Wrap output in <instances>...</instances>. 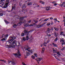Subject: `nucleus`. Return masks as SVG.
I'll list each match as a JSON object with an SVG mask.
<instances>
[{
    "label": "nucleus",
    "instance_id": "nucleus-24",
    "mask_svg": "<svg viewBox=\"0 0 65 65\" xmlns=\"http://www.w3.org/2000/svg\"><path fill=\"white\" fill-rule=\"evenodd\" d=\"M32 4V3L30 2L29 3H28L27 4V5H31Z\"/></svg>",
    "mask_w": 65,
    "mask_h": 65
},
{
    "label": "nucleus",
    "instance_id": "nucleus-34",
    "mask_svg": "<svg viewBox=\"0 0 65 65\" xmlns=\"http://www.w3.org/2000/svg\"><path fill=\"white\" fill-rule=\"evenodd\" d=\"M1 61H2L4 63H5L6 61H5V60H1Z\"/></svg>",
    "mask_w": 65,
    "mask_h": 65
},
{
    "label": "nucleus",
    "instance_id": "nucleus-4",
    "mask_svg": "<svg viewBox=\"0 0 65 65\" xmlns=\"http://www.w3.org/2000/svg\"><path fill=\"white\" fill-rule=\"evenodd\" d=\"M33 30H31L29 31H27V30H24V33L26 35H28L29 34V32H33Z\"/></svg>",
    "mask_w": 65,
    "mask_h": 65
},
{
    "label": "nucleus",
    "instance_id": "nucleus-54",
    "mask_svg": "<svg viewBox=\"0 0 65 65\" xmlns=\"http://www.w3.org/2000/svg\"><path fill=\"white\" fill-rule=\"evenodd\" d=\"M30 27L31 26H33V24H30Z\"/></svg>",
    "mask_w": 65,
    "mask_h": 65
},
{
    "label": "nucleus",
    "instance_id": "nucleus-16",
    "mask_svg": "<svg viewBox=\"0 0 65 65\" xmlns=\"http://www.w3.org/2000/svg\"><path fill=\"white\" fill-rule=\"evenodd\" d=\"M22 22H20L19 23H18L17 24V25L18 26H21V25L22 24Z\"/></svg>",
    "mask_w": 65,
    "mask_h": 65
},
{
    "label": "nucleus",
    "instance_id": "nucleus-38",
    "mask_svg": "<svg viewBox=\"0 0 65 65\" xmlns=\"http://www.w3.org/2000/svg\"><path fill=\"white\" fill-rule=\"evenodd\" d=\"M34 55L35 57L37 58V55L36 54H34Z\"/></svg>",
    "mask_w": 65,
    "mask_h": 65
},
{
    "label": "nucleus",
    "instance_id": "nucleus-60",
    "mask_svg": "<svg viewBox=\"0 0 65 65\" xmlns=\"http://www.w3.org/2000/svg\"><path fill=\"white\" fill-rule=\"evenodd\" d=\"M53 18H50V20H53Z\"/></svg>",
    "mask_w": 65,
    "mask_h": 65
},
{
    "label": "nucleus",
    "instance_id": "nucleus-33",
    "mask_svg": "<svg viewBox=\"0 0 65 65\" xmlns=\"http://www.w3.org/2000/svg\"><path fill=\"white\" fill-rule=\"evenodd\" d=\"M58 40V37H57L54 40V41H57Z\"/></svg>",
    "mask_w": 65,
    "mask_h": 65
},
{
    "label": "nucleus",
    "instance_id": "nucleus-35",
    "mask_svg": "<svg viewBox=\"0 0 65 65\" xmlns=\"http://www.w3.org/2000/svg\"><path fill=\"white\" fill-rule=\"evenodd\" d=\"M50 25H51V23L50 22H49L47 24V25L48 26H50Z\"/></svg>",
    "mask_w": 65,
    "mask_h": 65
},
{
    "label": "nucleus",
    "instance_id": "nucleus-42",
    "mask_svg": "<svg viewBox=\"0 0 65 65\" xmlns=\"http://www.w3.org/2000/svg\"><path fill=\"white\" fill-rule=\"evenodd\" d=\"M34 22H35V23H37L38 22V21H35L34 20Z\"/></svg>",
    "mask_w": 65,
    "mask_h": 65
},
{
    "label": "nucleus",
    "instance_id": "nucleus-14",
    "mask_svg": "<svg viewBox=\"0 0 65 65\" xmlns=\"http://www.w3.org/2000/svg\"><path fill=\"white\" fill-rule=\"evenodd\" d=\"M52 44L55 47H57L58 45L56 44H55V43H52Z\"/></svg>",
    "mask_w": 65,
    "mask_h": 65
},
{
    "label": "nucleus",
    "instance_id": "nucleus-13",
    "mask_svg": "<svg viewBox=\"0 0 65 65\" xmlns=\"http://www.w3.org/2000/svg\"><path fill=\"white\" fill-rule=\"evenodd\" d=\"M27 18V16H25L24 17H21L20 18V19L23 20L24 18Z\"/></svg>",
    "mask_w": 65,
    "mask_h": 65
},
{
    "label": "nucleus",
    "instance_id": "nucleus-22",
    "mask_svg": "<svg viewBox=\"0 0 65 65\" xmlns=\"http://www.w3.org/2000/svg\"><path fill=\"white\" fill-rule=\"evenodd\" d=\"M60 35H63V36H64V33L63 32L61 31L60 32Z\"/></svg>",
    "mask_w": 65,
    "mask_h": 65
},
{
    "label": "nucleus",
    "instance_id": "nucleus-17",
    "mask_svg": "<svg viewBox=\"0 0 65 65\" xmlns=\"http://www.w3.org/2000/svg\"><path fill=\"white\" fill-rule=\"evenodd\" d=\"M26 5L25 4H24L23 5L22 8H24V9H25V8H26Z\"/></svg>",
    "mask_w": 65,
    "mask_h": 65
},
{
    "label": "nucleus",
    "instance_id": "nucleus-12",
    "mask_svg": "<svg viewBox=\"0 0 65 65\" xmlns=\"http://www.w3.org/2000/svg\"><path fill=\"white\" fill-rule=\"evenodd\" d=\"M41 25H37V26H36V28H41Z\"/></svg>",
    "mask_w": 65,
    "mask_h": 65
},
{
    "label": "nucleus",
    "instance_id": "nucleus-59",
    "mask_svg": "<svg viewBox=\"0 0 65 65\" xmlns=\"http://www.w3.org/2000/svg\"><path fill=\"white\" fill-rule=\"evenodd\" d=\"M54 5H55V6H56V5H57V4L56 3L55 4H54Z\"/></svg>",
    "mask_w": 65,
    "mask_h": 65
},
{
    "label": "nucleus",
    "instance_id": "nucleus-57",
    "mask_svg": "<svg viewBox=\"0 0 65 65\" xmlns=\"http://www.w3.org/2000/svg\"><path fill=\"white\" fill-rule=\"evenodd\" d=\"M12 0V1H13L14 2H15V0Z\"/></svg>",
    "mask_w": 65,
    "mask_h": 65
},
{
    "label": "nucleus",
    "instance_id": "nucleus-32",
    "mask_svg": "<svg viewBox=\"0 0 65 65\" xmlns=\"http://www.w3.org/2000/svg\"><path fill=\"white\" fill-rule=\"evenodd\" d=\"M13 27L14 28H15L17 27V25H16V24H15L13 26Z\"/></svg>",
    "mask_w": 65,
    "mask_h": 65
},
{
    "label": "nucleus",
    "instance_id": "nucleus-11",
    "mask_svg": "<svg viewBox=\"0 0 65 65\" xmlns=\"http://www.w3.org/2000/svg\"><path fill=\"white\" fill-rule=\"evenodd\" d=\"M24 25L25 27H26L29 26V23H24Z\"/></svg>",
    "mask_w": 65,
    "mask_h": 65
},
{
    "label": "nucleus",
    "instance_id": "nucleus-43",
    "mask_svg": "<svg viewBox=\"0 0 65 65\" xmlns=\"http://www.w3.org/2000/svg\"><path fill=\"white\" fill-rule=\"evenodd\" d=\"M1 40L2 41H3V40H5V38H3L1 39Z\"/></svg>",
    "mask_w": 65,
    "mask_h": 65
},
{
    "label": "nucleus",
    "instance_id": "nucleus-39",
    "mask_svg": "<svg viewBox=\"0 0 65 65\" xmlns=\"http://www.w3.org/2000/svg\"><path fill=\"white\" fill-rule=\"evenodd\" d=\"M48 19H49V18H48L47 19H46L45 20H44V22L47 21V20H48Z\"/></svg>",
    "mask_w": 65,
    "mask_h": 65
},
{
    "label": "nucleus",
    "instance_id": "nucleus-52",
    "mask_svg": "<svg viewBox=\"0 0 65 65\" xmlns=\"http://www.w3.org/2000/svg\"><path fill=\"white\" fill-rule=\"evenodd\" d=\"M51 30H52V31H53V30H54V29L53 27H52L51 29Z\"/></svg>",
    "mask_w": 65,
    "mask_h": 65
},
{
    "label": "nucleus",
    "instance_id": "nucleus-56",
    "mask_svg": "<svg viewBox=\"0 0 65 65\" xmlns=\"http://www.w3.org/2000/svg\"><path fill=\"white\" fill-rule=\"evenodd\" d=\"M47 44V43H46L45 42L44 43H43V44L44 45H45V44Z\"/></svg>",
    "mask_w": 65,
    "mask_h": 65
},
{
    "label": "nucleus",
    "instance_id": "nucleus-29",
    "mask_svg": "<svg viewBox=\"0 0 65 65\" xmlns=\"http://www.w3.org/2000/svg\"><path fill=\"white\" fill-rule=\"evenodd\" d=\"M31 58L33 59H35V56L34 55H32L31 56Z\"/></svg>",
    "mask_w": 65,
    "mask_h": 65
},
{
    "label": "nucleus",
    "instance_id": "nucleus-36",
    "mask_svg": "<svg viewBox=\"0 0 65 65\" xmlns=\"http://www.w3.org/2000/svg\"><path fill=\"white\" fill-rule=\"evenodd\" d=\"M57 54L58 55H59V56H60L61 55H60V52H57Z\"/></svg>",
    "mask_w": 65,
    "mask_h": 65
},
{
    "label": "nucleus",
    "instance_id": "nucleus-62",
    "mask_svg": "<svg viewBox=\"0 0 65 65\" xmlns=\"http://www.w3.org/2000/svg\"><path fill=\"white\" fill-rule=\"evenodd\" d=\"M29 1H26V3H27V2H29Z\"/></svg>",
    "mask_w": 65,
    "mask_h": 65
},
{
    "label": "nucleus",
    "instance_id": "nucleus-49",
    "mask_svg": "<svg viewBox=\"0 0 65 65\" xmlns=\"http://www.w3.org/2000/svg\"><path fill=\"white\" fill-rule=\"evenodd\" d=\"M26 20H24L23 21V23H26Z\"/></svg>",
    "mask_w": 65,
    "mask_h": 65
},
{
    "label": "nucleus",
    "instance_id": "nucleus-28",
    "mask_svg": "<svg viewBox=\"0 0 65 65\" xmlns=\"http://www.w3.org/2000/svg\"><path fill=\"white\" fill-rule=\"evenodd\" d=\"M53 51L54 53H57V52L55 50V49H54V48H53Z\"/></svg>",
    "mask_w": 65,
    "mask_h": 65
},
{
    "label": "nucleus",
    "instance_id": "nucleus-40",
    "mask_svg": "<svg viewBox=\"0 0 65 65\" xmlns=\"http://www.w3.org/2000/svg\"><path fill=\"white\" fill-rule=\"evenodd\" d=\"M24 35H25V34H24V33H22L21 34V36H23Z\"/></svg>",
    "mask_w": 65,
    "mask_h": 65
},
{
    "label": "nucleus",
    "instance_id": "nucleus-41",
    "mask_svg": "<svg viewBox=\"0 0 65 65\" xmlns=\"http://www.w3.org/2000/svg\"><path fill=\"white\" fill-rule=\"evenodd\" d=\"M22 64L23 65H27V64H25V63L24 62H22Z\"/></svg>",
    "mask_w": 65,
    "mask_h": 65
},
{
    "label": "nucleus",
    "instance_id": "nucleus-30",
    "mask_svg": "<svg viewBox=\"0 0 65 65\" xmlns=\"http://www.w3.org/2000/svg\"><path fill=\"white\" fill-rule=\"evenodd\" d=\"M26 40H28V39H29V36H26Z\"/></svg>",
    "mask_w": 65,
    "mask_h": 65
},
{
    "label": "nucleus",
    "instance_id": "nucleus-8",
    "mask_svg": "<svg viewBox=\"0 0 65 65\" xmlns=\"http://www.w3.org/2000/svg\"><path fill=\"white\" fill-rule=\"evenodd\" d=\"M15 6H16V5H15V4H14V6H12V9L11 10V11H12V9H14V10L15 9Z\"/></svg>",
    "mask_w": 65,
    "mask_h": 65
},
{
    "label": "nucleus",
    "instance_id": "nucleus-27",
    "mask_svg": "<svg viewBox=\"0 0 65 65\" xmlns=\"http://www.w3.org/2000/svg\"><path fill=\"white\" fill-rule=\"evenodd\" d=\"M33 13V11L32 10H30V14H32Z\"/></svg>",
    "mask_w": 65,
    "mask_h": 65
},
{
    "label": "nucleus",
    "instance_id": "nucleus-10",
    "mask_svg": "<svg viewBox=\"0 0 65 65\" xmlns=\"http://www.w3.org/2000/svg\"><path fill=\"white\" fill-rule=\"evenodd\" d=\"M44 51H45V48L43 47L42 48V51H41V53H42V54H43V53H44Z\"/></svg>",
    "mask_w": 65,
    "mask_h": 65
},
{
    "label": "nucleus",
    "instance_id": "nucleus-26",
    "mask_svg": "<svg viewBox=\"0 0 65 65\" xmlns=\"http://www.w3.org/2000/svg\"><path fill=\"white\" fill-rule=\"evenodd\" d=\"M15 62L14 61H12V63L13 65H15V64H16Z\"/></svg>",
    "mask_w": 65,
    "mask_h": 65
},
{
    "label": "nucleus",
    "instance_id": "nucleus-25",
    "mask_svg": "<svg viewBox=\"0 0 65 65\" xmlns=\"http://www.w3.org/2000/svg\"><path fill=\"white\" fill-rule=\"evenodd\" d=\"M49 29H50V28H48L46 31L47 32V33H50V30H51V29L49 30Z\"/></svg>",
    "mask_w": 65,
    "mask_h": 65
},
{
    "label": "nucleus",
    "instance_id": "nucleus-1",
    "mask_svg": "<svg viewBox=\"0 0 65 65\" xmlns=\"http://www.w3.org/2000/svg\"><path fill=\"white\" fill-rule=\"evenodd\" d=\"M16 38V37L14 36L13 37H10L9 38V39L8 42L10 43L11 45V47L14 48L15 47V45H17V46H20V43L19 42H17L16 40H14L13 41L14 39H15ZM12 43H11L12 42Z\"/></svg>",
    "mask_w": 65,
    "mask_h": 65
},
{
    "label": "nucleus",
    "instance_id": "nucleus-2",
    "mask_svg": "<svg viewBox=\"0 0 65 65\" xmlns=\"http://www.w3.org/2000/svg\"><path fill=\"white\" fill-rule=\"evenodd\" d=\"M13 55H14V56L16 58L18 57V58H21V57H20L19 56H21V54H20V52L19 50H18V52L17 53H13Z\"/></svg>",
    "mask_w": 65,
    "mask_h": 65
},
{
    "label": "nucleus",
    "instance_id": "nucleus-58",
    "mask_svg": "<svg viewBox=\"0 0 65 65\" xmlns=\"http://www.w3.org/2000/svg\"><path fill=\"white\" fill-rule=\"evenodd\" d=\"M37 62L38 64H39V62H38V60H37Z\"/></svg>",
    "mask_w": 65,
    "mask_h": 65
},
{
    "label": "nucleus",
    "instance_id": "nucleus-6",
    "mask_svg": "<svg viewBox=\"0 0 65 65\" xmlns=\"http://www.w3.org/2000/svg\"><path fill=\"white\" fill-rule=\"evenodd\" d=\"M60 42H62V46H63V44H65V41H64V39L61 38L60 39Z\"/></svg>",
    "mask_w": 65,
    "mask_h": 65
},
{
    "label": "nucleus",
    "instance_id": "nucleus-50",
    "mask_svg": "<svg viewBox=\"0 0 65 65\" xmlns=\"http://www.w3.org/2000/svg\"><path fill=\"white\" fill-rule=\"evenodd\" d=\"M64 47L61 50V51H63V50H64Z\"/></svg>",
    "mask_w": 65,
    "mask_h": 65
},
{
    "label": "nucleus",
    "instance_id": "nucleus-31",
    "mask_svg": "<svg viewBox=\"0 0 65 65\" xmlns=\"http://www.w3.org/2000/svg\"><path fill=\"white\" fill-rule=\"evenodd\" d=\"M54 29L55 31H58V30H59V29L58 28H54Z\"/></svg>",
    "mask_w": 65,
    "mask_h": 65
},
{
    "label": "nucleus",
    "instance_id": "nucleus-23",
    "mask_svg": "<svg viewBox=\"0 0 65 65\" xmlns=\"http://www.w3.org/2000/svg\"><path fill=\"white\" fill-rule=\"evenodd\" d=\"M33 26H34V27L36 26H36H37V24H36L35 23H34L33 24Z\"/></svg>",
    "mask_w": 65,
    "mask_h": 65
},
{
    "label": "nucleus",
    "instance_id": "nucleus-5",
    "mask_svg": "<svg viewBox=\"0 0 65 65\" xmlns=\"http://www.w3.org/2000/svg\"><path fill=\"white\" fill-rule=\"evenodd\" d=\"M8 3H7L4 5V4H3L2 5V6H3V8H7V6H8Z\"/></svg>",
    "mask_w": 65,
    "mask_h": 65
},
{
    "label": "nucleus",
    "instance_id": "nucleus-53",
    "mask_svg": "<svg viewBox=\"0 0 65 65\" xmlns=\"http://www.w3.org/2000/svg\"><path fill=\"white\" fill-rule=\"evenodd\" d=\"M4 34H3L2 36V38H3V37H4Z\"/></svg>",
    "mask_w": 65,
    "mask_h": 65
},
{
    "label": "nucleus",
    "instance_id": "nucleus-20",
    "mask_svg": "<svg viewBox=\"0 0 65 65\" xmlns=\"http://www.w3.org/2000/svg\"><path fill=\"white\" fill-rule=\"evenodd\" d=\"M4 1L5 0H0V2L1 3H4Z\"/></svg>",
    "mask_w": 65,
    "mask_h": 65
},
{
    "label": "nucleus",
    "instance_id": "nucleus-3",
    "mask_svg": "<svg viewBox=\"0 0 65 65\" xmlns=\"http://www.w3.org/2000/svg\"><path fill=\"white\" fill-rule=\"evenodd\" d=\"M30 47H29V46H26V47H24L23 49L24 50H25V51H28V52H30L31 54H32V53L33 52L32 50H30Z\"/></svg>",
    "mask_w": 65,
    "mask_h": 65
},
{
    "label": "nucleus",
    "instance_id": "nucleus-45",
    "mask_svg": "<svg viewBox=\"0 0 65 65\" xmlns=\"http://www.w3.org/2000/svg\"><path fill=\"white\" fill-rule=\"evenodd\" d=\"M3 13H0V16H3Z\"/></svg>",
    "mask_w": 65,
    "mask_h": 65
},
{
    "label": "nucleus",
    "instance_id": "nucleus-48",
    "mask_svg": "<svg viewBox=\"0 0 65 65\" xmlns=\"http://www.w3.org/2000/svg\"><path fill=\"white\" fill-rule=\"evenodd\" d=\"M8 37V34H7L5 36V37Z\"/></svg>",
    "mask_w": 65,
    "mask_h": 65
},
{
    "label": "nucleus",
    "instance_id": "nucleus-19",
    "mask_svg": "<svg viewBox=\"0 0 65 65\" xmlns=\"http://www.w3.org/2000/svg\"><path fill=\"white\" fill-rule=\"evenodd\" d=\"M39 3H42V4H44V2H42L41 1H39Z\"/></svg>",
    "mask_w": 65,
    "mask_h": 65
},
{
    "label": "nucleus",
    "instance_id": "nucleus-63",
    "mask_svg": "<svg viewBox=\"0 0 65 65\" xmlns=\"http://www.w3.org/2000/svg\"><path fill=\"white\" fill-rule=\"evenodd\" d=\"M53 22H52V23H51V25H53Z\"/></svg>",
    "mask_w": 65,
    "mask_h": 65
},
{
    "label": "nucleus",
    "instance_id": "nucleus-37",
    "mask_svg": "<svg viewBox=\"0 0 65 65\" xmlns=\"http://www.w3.org/2000/svg\"><path fill=\"white\" fill-rule=\"evenodd\" d=\"M5 21L6 24H8V23H9V22L7 21L6 20H5Z\"/></svg>",
    "mask_w": 65,
    "mask_h": 65
},
{
    "label": "nucleus",
    "instance_id": "nucleus-61",
    "mask_svg": "<svg viewBox=\"0 0 65 65\" xmlns=\"http://www.w3.org/2000/svg\"><path fill=\"white\" fill-rule=\"evenodd\" d=\"M43 25H44V24H42L41 25V27H42V26H43Z\"/></svg>",
    "mask_w": 65,
    "mask_h": 65
},
{
    "label": "nucleus",
    "instance_id": "nucleus-55",
    "mask_svg": "<svg viewBox=\"0 0 65 65\" xmlns=\"http://www.w3.org/2000/svg\"><path fill=\"white\" fill-rule=\"evenodd\" d=\"M54 20H55V21H57V19L56 18H55V19H54Z\"/></svg>",
    "mask_w": 65,
    "mask_h": 65
},
{
    "label": "nucleus",
    "instance_id": "nucleus-64",
    "mask_svg": "<svg viewBox=\"0 0 65 65\" xmlns=\"http://www.w3.org/2000/svg\"><path fill=\"white\" fill-rule=\"evenodd\" d=\"M64 26H65V22H64Z\"/></svg>",
    "mask_w": 65,
    "mask_h": 65
},
{
    "label": "nucleus",
    "instance_id": "nucleus-9",
    "mask_svg": "<svg viewBox=\"0 0 65 65\" xmlns=\"http://www.w3.org/2000/svg\"><path fill=\"white\" fill-rule=\"evenodd\" d=\"M54 35L55 37H57V36H59V34L57 33L56 32H54Z\"/></svg>",
    "mask_w": 65,
    "mask_h": 65
},
{
    "label": "nucleus",
    "instance_id": "nucleus-46",
    "mask_svg": "<svg viewBox=\"0 0 65 65\" xmlns=\"http://www.w3.org/2000/svg\"><path fill=\"white\" fill-rule=\"evenodd\" d=\"M62 60L63 61H65V58H63L62 59Z\"/></svg>",
    "mask_w": 65,
    "mask_h": 65
},
{
    "label": "nucleus",
    "instance_id": "nucleus-44",
    "mask_svg": "<svg viewBox=\"0 0 65 65\" xmlns=\"http://www.w3.org/2000/svg\"><path fill=\"white\" fill-rule=\"evenodd\" d=\"M52 3L54 4H56V2H53Z\"/></svg>",
    "mask_w": 65,
    "mask_h": 65
},
{
    "label": "nucleus",
    "instance_id": "nucleus-7",
    "mask_svg": "<svg viewBox=\"0 0 65 65\" xmlns=\"http://www.w3.org/2000/svg\"><path fill=\"white\" fill-rule=\"evenodd\" d=\"M46 10H47V11H48V10H49L50 9H51V8L50 7L48 6L46 7Z\"/></svg>",
    "mask_w": 65,
    "mask_h": 65
},
{
    "label": "nucleus",
    "instance_id": "nucleus-18",
    "mask_svg": "<svg viewBox=\"0 0 65 65\" xmlns=\"http://www.w3.org/2000/svg\"><path fill=\"white\" fill-rule=\"evenodd\" d=\"M26 53L27 56H29L30 55V53L27 52H26Z\"/></svg>",
    "mask_w": 65,
    "mask_h": 65
},
{
    "label": "nucleus",
    "instance_id": "nucleus-47",
    "mask_svg": "<svg viewBox=\"0 0 65 65\" xmlns=\"http://www.w3.org/2000/svg\"><path fill=\"white\" fill-rule=\"evenodd\" d=\"M8 63L9 64L10 62H12V61H9V60H8Z\"/></svg>",
    "mask_w": 65,
    "mask_h": 65
},
{
    "label": "nucleus",
    "instance_id": "nucleus-21",
    "mask_svg": "<svg viewBox=\"0 0 65 65\" xmlns=\"http://www.w3.org/2000/svg\"><path fill=\"white\" fill-rule=\"evenodd\" d=\"M26 39V38L25 37H24L22 39V41H25Z\"/></svg>",
    "mask_w": 65,
    "mask_h": 65
},
{
    "label": "nucleus",
    "instance_id": "nucleus-15",
    "mask_svg": "<svg viewBox=\"0 0 65 65\" xmlns=\"http://www.w3.org/2000/svg\"><path fill=\"white\" fill-rule=\"evenodd\" d=\"M43 59V58H42V57H40V58L38 57V59H39V60H38L39 62H40V61H41Z\"/></svg>",
    "mask_w": 65,
    "mask_h": 65
},
{
    "label": "nucleus",
    "instance_id": "nucleus-51",
    "mask_svg": "<svg viewBox=\"0 0 65 65\" xmlns=\"http://www.w3.org/2000/svg\"><path fill=\"white\" fill-rule=\"evenodd\" d=\"M31 20H30L29 21H28V23H31Z\"/></svg>",
    "mask_w": 65,
    "mask_h": 65
}]
</instances>
